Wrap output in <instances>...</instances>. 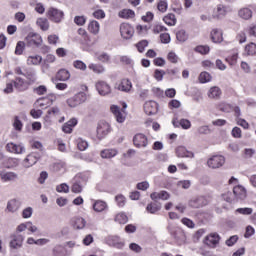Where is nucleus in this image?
Listing matches in <instances>:
<instances>
[{
	"label": "nucleus",
	"mask_w": 256,
	"mask_h": 256,
	"mask_svg": "<svg viewBox=\"0 0 256 256\" xmlns=\"http://www.w3.org/2000/svg\"><path fill=\"white\" fill-rule=\"evenodd\" d=\"M167 231L170 233V237L175 241L177 245H183L187 237L185 236V231L180 227L168 225Z\"/></svg>",
	"instance_id": "obj_1"
},
{
	"label": "nucleus",
	"mask_w": 256,
	"mask_h": 256,
	"mask_svg": "<svg viewBox=\"0 0 256 256\" xmlns=\"http://www.w3.org/2000/svg\"><path fill=\"white\" fill-rule=\"evenodd\" d=\"M41 159V153L39 152H32L27 155V157L23 160L22 166L24 169H29L33 167V165L37 164V161Z\"/></svg>",
	"instance_id": "obj_2"
},
{
	"label": "nucleus",
	"mask_w": 256,
	"mask_h": 256,
	"mask_svg": "<svg viewBox=\"0 0 256 256\" xmlns=\"http://www.w3.org/2000/svg\"><path fill=\"white\" fill-rule=\"evenodd\" d=\"M47 15L48 19L53 21V23H61V21H63V17H65V13H63V11L54 7L49 8Z\"/></svg>",
	"instance_id": "obj_3"
},
{
	"label": "nucleus",
	"mask_w": 256,
	"mask_h": 256,
	"mask_svg": "<svg viewBox=\"0 0 256 256\" xmlns=\"http://www.w3.org/2000/svg\"><path fill=\"white\" fill-rule=\"evenodd\" d=\"M85 101H87V95H85V93L83 92H80L74 95L73 97L69 98L67 100V105L68 107L75 108L78 105H81V103H85Z\"/></svg>",
	"instance_id": "obj_4"
},
{
	"label": "nucleus",
	"mask_w": 256,
	"mask_h": 256,
	"mask_svg": "<svg viewBox=\"0 0 256 256\" xmlns=\"http://www.w3.org/2000/svg\"><path fill=\"white\" fill-rule=\"evenodd\" d=\"M207 165L210 169H219V167L225 165V158L222 155L212 156L208 159Z\"/></svg>",
	"instance_id": "obj_5"
},
{
	"label": "nucleus",
	"mask_w": 256,
	"mask_h": 256,
	"mask_svg": "<svg viewBox=\"0 0 256 256\" xmlns=\"http://www.w3.org/2000/svg\"><path fill=\"white\" fill-rule=\"evenodd\" d=\"M111 133V125L107 122H100L97 126L98 139H105Z\"/></svg>",
	"instance_id": "obj_6"
},
{
	"label": "nucleus",
	"mask_w": 256,
	"mask_h": 256,
	"mask_svg": "<svg viewBox=\"0 0 256 256\" xmlns=\"http://www.w3.org/2000/svg\"><path fill=\"white\" fill-rule=\"evenodd\" d=\"M96 91H98L101 97H107L111 95V86L105 81H98L95 85Z\"/></svg>",
	"instance_id": "obj_7"
},
{
	"label": "nucleus",
	"mask_w": 256,
	"mask_h": 256,
	"mask_svg": "<svg viewBox=\"0 0 256 256\" xmlns=\"http://www.w3.org/2000/svg\"><path fill=\"white\" fill-rule=\"evenodd\" d=\"M25 40L28 47H39L43 43L41 35L35 33L28 34Z\"/></svg>",
	"instance_id": "obj_8"
},
{
	"label": "nucleus",
	"mask_w": 256,
	"mask_h": 256,
	"mask_svg": "<svg viewBox=\"0 0 256 256\" xmlns=\"http://www.w3.org/2000/svg\"><path fill=\"white\" fill-rule=\"evenodd\" d=\"M188 205L192 209H201V207H205V205H207V198H205L204 196L192 198L191 200H189Z\"/></svg>",
	"instance_id": "obj_9"
},
{
	"label": "nucleus",
	"mask_w": 256,
	"mask_h": 256,
	"mask_svg": "<svg viewBox=\"0 0 256 256\" xmlns=\"http://www.w3.org/2000/svg\"><path fill=\"white\" fill-rule=\"evenodd\" d=\"M10 247L11 249H21L23 247V241H25V237L21 234H12L10 236Z\"/></svg>",
	"instance_id": "obj_10"
},
{
	"label": "nucleus",
	"mask_w": 256,
	"mask_h": 256,
	"mask_svg": "<svg viewBox=\"0 0 256 256\" xmlns=\"http://www.w3.org/2000/svg\"><path fill=\"white\" fill-rule=\"evenodd\" d=\"M120 33L123 39H131L135 33V30L131 25H129V23H122L120 25Z\"/></svg>",
	"instance_id": "obj_11"
},
{
	"label": "nucleus",
	"mask_w": 256,
	"mask_h": 256,
	"mask_svg": "<svg viewBox=\"0 0 256 256\" xmlns=\"http://www.w3.org/2000/svg\"><path fill=\"white\" fill-rule=\"evenodd\" d=\"M6 151H8L9 153H14L16 155H21L25 153V146L10 142L6 145Z\"/></svg>",
	"instance_id": "obj_12"
},
{
	"label": "nucleus",
	"mask_w": 256,
	"mask_h": 256,
	"mask_svg": "<svg viewBox=\"0 0 256 256\" xmlns=\"http://www.w3.org/2000/svg\"><path fill=\"white\" fill-rule=\"evenodd\" d=\"M157 111H159V104L155 101H148L144 104V112L146 115H157Z\"/></svg>",
	"instance_id": "obj_13"
},
{
	"label": "nucleus",
	"mask_w": 256,
	"mask_h": 256,
	"mask_svg": "<svg viewBox=\"0 0 256 256\" xmlns=\"http://www.w3.org/2000/svg\"><path fill=\"white\" fill-rule=\"evenodd\" d=\"M219 241H221V236L216 232L210 233L205 238V243L209 247H217V245H219Z\"/></svg>",
	"instance_id": "obj_14"
},
{
	"label": "nucleus",
	"mask_w": 256,
	"mask_h": 256,
	"mask_svg": "<svg viewBox=\"0 0 256 256\" xmlns=\"http://www.w3.org/2000/svg\"><path fill=\"white\" fill-rule=\"evenodd\" d=\"M0 179L3 183H9L11 181H17L19 175L15 172L0 171Z\"/></svg>",
	"instance_id": "obj_15"
},
{
	"label": "nucleus",
	"mask_w": 256,
	"mask_h": 256,
	"mask_svg": "<svg viewBox=\"0 0 256 256\" xmlns=\"http://www.w3.org/2000/svg\"><path fill=\"white\" fill-rule=\"evenodd\" d=\"M133 143L135 147H138V148L147 147L148 145L147 136H145L144 134H136L133 138Z\"/></svg>",
	"instance_id": "obj_16"
},
{
	"label": "nucleus",
	"mask_w": 256,
	"mask_h": 256,
	"mask_svg": "<svg viewBox=\"0 0 256 256\" xmlns=\"http://www.w3.org/2000/svg\"><path fill=\"white\" fill-rule=\"evenodd\" d=\"M233 194L237 200L243 201L247 197V190H245V187L237 185L233 188Z\"/></svg>",
	"instance_id": "obj_17"
},
{
	"label": "nucleus",
	"mask_w": 256,
	"mask_h": 256,
	"mask_svg": "<svg viewBox=\"0 0 256 256\" xmlns=\"http://www.w3.org/2000/svg\"><path fill=\"white\" fill-rule=\"evenodd\" d=\"M132 88L133 84L129 79H123L119 84L116 85V89H118V91H123L124 93H129Z\"/></svg>",
	"instance_id": "obj_18"
},
{
	"label": "nucleus",
	"mask_w": 256,
	"mask_h": 256,
	"mask_svg": "<svg viewBox=\"0 0 256 256\" xmlns=\"http://www.w3.org/2000/svg\"><path fill=\"white\" fill-rule=\"evenodd\" d=\"M169 192L162 190L160 192H153L152 194H150V198L152 199V201H158V199H160L161 201H167L169 200Z\"/></svg>",
	"instance_id": "obj_19"
},
{
	"label": "nucleus",
	"mask_w": 256,
	"mask_h": 256,
	"mask_svg": "<svg viewBox=\"0 0 256 256\" xmlns=\"http://www.w3.org/2000/svg\"><path fill=\"white\" fill-rule=\"evenodd\" d=\"M238 17L244 21H249V19L253 18V10L247 7L241 8L238 10Z\"/></svg>",
	"instance_id": "obj_20"
},
{
	"label": "nucleus",
	"mask_w": 256,
	"mask_h": 256,
	"mask_svg": "<svg viewBox=\"0 0 256 256\" xmlns=\"http://www.w3.org/2000/svg\"><path fill=\"white\" fill-rule=\"evenodd\" d=\"M71 225L74 229H85L87 221L83 217H74L71 219Z\"/></svg>",
	"instance_id": "obj_21"
},
{
	"label": "nucleus",
	"mask_w": 256,
	"mask_h": 256,
	"mask_svg": "<svg viewBox=\"0 0 256 256\" xmlns=\"http://www.w3.org/2000/svg\"><path fill=\"white\" fill-rule=\"evenodd\" d=\"M13 83L17 91H27L29 89L28 82L23 80L22 78H16V80Z\"/></svg>",
	"instance_id": "obj_22"
},
{
	"label": "nucleus",
	"mask_w": 256,
	"mask_h": 256,
	"mask_svg": "<svg viewBox=\"0 0 256 256\" xmlns=\"http://www.w3.org/2000/svg\"><path fill=\"white\" fill-rule=\"evenodd\" d=\"M71 191L72 193L76 194L83 193V183L81 182V178H79L78 176L74 178Z\"/></svg>",
	"instance_id": "obj_23"
},
{
	"label": "nucleus",
	"mask_w": 256,
	"mask_h": 256,
	"mask_svg": "<svg viewBox=\"0 0 256 256\" xmlns=\"http://www.w3.org/2000/svg\"><path fill=\"white\" fill-rule=\"evenodd\" d=\"M110 109H111L114 117H116V121L118 123H124L125 122V116L121 112V108H119V106L113 105V106H111Z\"/></svg>",
	"instance_id": "obj_24"
},
{
	"label": "nucleus",
	"mask_w": 256,
	"mask_h": 256,
	"mask_svg": "<svg viewBox=\"0 0 256 256\" xmlns=\"http://www.w3.org/2000/svg\"><path fill=\"white\" fill-rule=\"evenodd\" d=\"M77 119L72 118L62 126L63 133H73V127L77 125Z\"/></svg>",
	"instance_id": "obj_25"
},
{
	"label": "nucleus",
	"mask_w": 256,
	"mask_h": 256,
	"mask_svg": "<svg viewBox=\"0 0 256 256\" xmlns=\"http://www.w3.org/2000/svg\"><path fill=\"white\" fill-rule=\"evenodd\" d=\"M57 81H69L71 79V73L67 69H60L56 73Z\"/></svg>",
	"instance_id": "obj_26"
},
{
	"label": "nucleus",
	"mask_w": 256,
	"mask_h": 256,
	"mask_svg": "<svg viewBox=\"0 0 256 256\" xmlns=\"http://www.w3.org/2000/svg\"><path fill=\"white\" fill-rule=\"evenodd\" d=\"M108 245L110 247H116V249H123L125 247V244L119 240V237L112 236L108 238Z\"/></svg>",
	"instance_id": "obj_27"
},
{
	"label": "nucleus",
	"mask_w": 256,
	"mask_h": 256,
	"mask_svg": "<svg viewBox=\"0 0 256 256\" xmlns=\"http://www.w3.org/2000/svg\"><path fill=\"white\" fill-rule=\"evenodd\" d=\"M176 155L177 157H190V158L194 157L193 152L188 151V149L185 148L184 146H178L176 148Z\"/></svg>",
	"instance_id": "obj_28"
},
{
	"label": "nucleus",
	"mask_w": 256,
	"mask_h": 256,
	"mask_svg": "<svg viewBox=\"0 0 256 256\" xmlns=\"http://www.w3.org/2000/svg\"><path fill=\"white\" fill-rule=\"evenodd\" d=\"M211 40L213 43H221L223 41V32L220 29H213L211 32Z\"/></svg>",
	"instance_id": "obj_29"
},
{
	"label": "nucleus",
	"mask_w": 256,
	"mask_h": 256,
	"mask_svg": "<svg viewBox=\"0 0 256 256\" xmlns=\"http://www.w3.org/2000/svg\"><path fill=\"white\" fill-rule=\"evenodd\" d=\"M117 149H105L101 151V158L102 159H112L117 155Z\"/></svg>",
	"instance_id": "obj_30"
},
{
	"label": "nucleus",
	"mask_w": 256,
	"mask_h": 256,
	"mask_svg": "<svg viewBox=\"0 0 256 256\" xmlns=\"http://www.w3.org/2000/svg\"><path fill=\"white\" fill-rule=\"evenodd\" d=\"M93 209L94 211H96V213H102V211H105V209H107V203L102 200H97L93 204Z\"/></svg>",
	"instance_id": "obj_31"
},
{
	"label": "nucleus",
	"mask_w": 256,
	"mask_h": 256,
	"mask_svg": "<svg viewBox=\"0 0 256 256\" xmlns=\"http://www.w3.org/2000/svg\"><path fill=\"white\" fill-rule=\"evenodd\" d=\"M146 211L148 213H151L152 215H155V213H158V211H161V203H150L146 207Z\"/></svg>",
	"instance_id": "obj_32"
},
{
	"label": "nucleus",
	"mask_w": 256,
	"mask_h": 256,
	"mask_svg": "<svg viewBox=\"0 0 256 256\" xmlns=\"http://www.w3.org/2000/svg\"><path fill=\"white\" fill-rule=\"evenodd\" d=\"M208 97L210 99H219V97H221V89L217 86L210 88Z\"/></svg>",
	"instance_id": "obj_33"
},
{
	"label": "nucleus",
	"mask_w": 256,
	"mask_h": 256,
	"mask_svg": "<svg viewBox=\"0 0 256 256\" xmlns=\"http://www.w3.org/2000/svg\"><path fill=\"white\" fill-rule=\"evenodd\" d=\"M43 57L40 55L29 56L27 59V65H41Z\"/></svg>",
	"instance_id": "obj_34"
},
{
	"label": "nucleus",
	"mask_w": 256,
	"mask_h": 256,
	"mask_svg": "<svg viewBox=\"0 0 256 256\" xmlns=\"http://www.w3.org/2000/svg\"><path fill=\"white\" fill-rule=\"evenodd\" d=\"M119 17H121V19H133V17H135V11L131 9H124L119 12Z\"/></svg>",
	"instance_id": "obj_35"
},
{
	"label": "nucleus",
	"mask_w": 256,
	"mask_h": 256,
	"mask_svg": "<svg viewBox=\"0 0 256 256\" xmlns=\"http://www.w3.org/2000/svg\"><path fill=\"white\" fill-rule=\"evenodd\" d=\"M164 23L169 25V27H173L177 25V18H175V14H168L163 18Z\"/></svg>",
	"instance_id": "obj_36"
},
{
	"label": "nucleus",
	"mask_w": 256,
	"mask_h": 256,
	"mask_svg": "<svg viewBox=\"0 0 256 256\" xmlns=\"http://www.w3.org/2000/svg\"><path fill=\"white\" fill-rule=\"evenodd\" d=\"M36 24L42 31H48L49 30V21L45 18H38L36 21Z\"/></svg>",
	"instance_id": "obj_37"
},
{
	"label": "nucleus",
	"mask_w": 256,
	"mask_h": 256,
	"mask_svg": "<svg viewBox=\"0 0 256 256\" xmlns=\"http://www.w3.org/2000/svg\"><path fill=\"white\" fill-rule=\"evenodd\" d=\"M194 51L196 53H200V55H208V53L211 51V48H209L208 45H199L194 48Z\"/></svg>",
	"instance_id": "obj_38"
},
{
	"label": "nucleus",
	"mask_w": 256,
	"mask_h": 256,
	"mask_svg": "<svg viewBox=\"0 0 256 256\" xmlns=\"http://www.w3.org/2000/svg\"><path fill=\"white\" fill-rule=\"evenodd\" d=\"M88 31L94 35H97L99 33V22L95 20L91 21L88 25Z\"/></svg>",
	"instance_id": "obj_39"
},
{
	"label": "nucleus",
	"mask_w": 256,
	"mask_h": 256,
	"mask_svg": "<svg viewBox=\"0 0 256 256\" xmlns=\"http://www.w3.org/2000/svg\"><path fill=\"white\" fill-rule=\"evenodd\" d=\"M176 39L180 43H185V41H187V39H189V35L187 34V32L185 30H180L176 33Z\"/></svg>",
	"instance_id": "obj_40"
},
{
	"label": "nucleus",
	"mask_w": 256,
	"mask_h": 256,
	"mask_svg": "<svg viewBox=\"0 0 256 256\" xmlns=\"http://www.w3.org/2000/svg\"><path fill=\"white\" fill-rule=\"evenodd\" d=\"M216 18L217 19H222V17H225V15H227V8H225V6H223L222 4L218 5L216 8Z\"/></svg>",
	"instance_id": "obj_41"
},
{
	"label": "nucleus",
	"mask_w": 256,
	"mask_h": 256,
	"mask_svg": "<svg viewBox=\"0 0 256 256\" xmlns=\"http://www.w3.org/2000/svg\"><path fill=\"white\" fill-rule=\"evenodd\" d=\"M88 69L98 74L105 73V67H103L101 64H90Z\"/></svg>",
	"instance_id": "obj_42"
},
{
	"label": "nucleus",
	"mask_w": 256,
	"mask_h": 256,
	"mask_svg": "<svg viewBox=\"0 0 256 256\" xmlns=\"http://www.w3.org/2000/svg\"><path fill=\"white\" fill-rule=\"evenodd\" d=\"M115 221L117 223H120V225H125V223H127V221H129V217H127L125 213L121 212L116 215Z\"/></svg>",
	"instance_id": "obj_43"
},
{
	"label": "nucleus",
	"mask_w": 256,
	"mask_h": 256,
	"mask_svg": "<svg viewBox=\"0 0 256 256\" xmlns=\"http://www.w3.org/2000/svg\"><path fill=\"white\" fill-rule=\"evenodd\" d=\"M197 133L198 135H210V133H213V131L208 125H203L197 128Z\"/></svg>",
	"instance_id": "obj_44"
},
{
	"label": "nucleus",
	"mask_w": 256,
	"mask_h": 256,
	"mask_svg": "<svg viewBox=\"0 0 256 256\" xmlns=\"http://www.w3.org/2000/svg\"><path fill=\"white\" fill-rule=\"evenodd\" d=\"M98 61L101 63H111V55L107 54V52H102L97 56Z\"/></svg>",
	"instance_id": "obj_45"
},
{
	"label": "nucleus",
	"mask_w": 256,
	"mask_h": 256,
	"mask_svg": "<svg viewBox=\"0 0 256 256\" xmlns=\"http://www.w3.org/2000/svg\"><path fill=\"white\" fill-rule=\"evenodd\" d=\"M79 151H85L89 147V143L82 138L76 140Z\"/></svg>",
	"instance_id": "obj_46"
},
{
	"label": "nucleus",
	"mask_w": 256,
	"mask_h": 256,
	"mask_svg": "<svg viewBox=\"0 0 256 256\" xmlns=\"http://www.w3.org/2000/svg\"><path fill=\"white\" fill-rule=\"evenodd\" d=\"M7 169H13L19 167V159L17 158H8L7 159Z\"/></svg>",
	"instance_id": "obj_47"
},
{
	"label": "nucleus",
	"mask_w": 256,
	"mask_h": 256,
	"mask_svg": "<svg viewBox=\"0 0 256 256\" xmlns=\"http://www.w3.org/2000/svg\"><path fill=\"white\" fill-rule=\"evenodd\" d=\"M23 51H25V42L18 41L15 48V55H23Z\"/></svg>",
	"instance_id": "obj_48"
},
{
	"label": "nucleus",
	"mask_w": 256,
	"mask_h": 256,
	"mask_svg": "<svg viewBox=\"0 0 256 256\" xmlns=\"http://www.w3.org/2000/svg\"><path fill=\"white\" fill-rule=\"evenodd\" d=\"M78 35H81V37H83L85 45H89V43H91L89 35L87 34V31L85 29L79 28Z\"/></svg>",
	"instance_id": "obj_49"
},
{
	"label": "nucleus",
	"mask_w": 256,
	"mask_h": 256,
	"mask_svg": "<svg viewBox=\"0 0 256 256\" xmlns=\"http://www.w3.org/2000/svg\"><path fill=\"white\" fill-rule=\"evenodd\" d=\"M73 67H75V69H80V71L87 70V64H85V62H83L81 60H75L73 62Z\"/></svg>",
	"instance_id": "obj_50"
},
{
	"label": "nucleus",
	"mask_w": 256,
	"mask_h": 256,
	"mask_svg": "<svg viewBox=\"0 0 256 256\" xmlns=\"http://www.w3.org/2000/svg\"><path fill=\"white\" fill-rule=\"evenodd\" d=\"M211 79H212L211 74H209L208 72H202L199 75L200 83H209V81H211Z\"/></svg>",
	"instance_id": "obj_51"
},
{
	"label": "nucleus",
	"mask_w": 256,
	"mask_h": 256,
	"mask_svg": "<svg viewBox=\"0 0 256 256\" xmlns=\"http://www.w3.org/2000/svg\"><path fill=\"white\" fill-rule=\"evenodd\" d=\"M7 209L11 213H15V211H17V209H19V206L17 205V200L9 201L7 204Z\"/></svg>",
	"instance_id": "obj_52"
},
{
	"label": "nucleus",
	"mask_w": 256,
	"mask_h": 256,
	"mask_svg": "<svg viewBox=\"0 0 256 256\" xmlns=\"http://www.w3.org/2000/svg\"><path fill=\"white\" fill-rule=\"evenodd\" d=\"M136 47L139 53H143L145 51V47H149V41L142 40L136 44Z\"/></svg>",
	"instance_id": "obj_53"
},
{
	"label": "nucleus",
	"mask_w": 256,
	"mask_h": 256,
	"mask_svg": "<svg viewBox=\"0 0 256 256\" xmlns=\"http://www.w3.org/2000/svg\"><path fill=\"white\" fill-rule=\"evenodd\" d=\"M74 23L79 27H83L87 23V17L85 16H76L74 17Z\"/></svg>",
	"instance_id": "obj_54"
},
{
	"label": "nucleus",
	"mask_w": 256,
	"mask_h": 256,
	"mask_svg": "<svg viewBox=\"0 0 256 256\" xmlns=\"http://www.w3.org/2000/svg\"><path fill=\"white\" fill-rule=\"evenodd\" d=\"M237 241H239V236L233 235L225 241V245H227V247H233Z\"/></svg>",
	"instance_id": "obj_55"
},
{
	"label": "nucleus",
	"mask_w": 256,
	"mask_h": 256,
	"mask_svg": "<svg viewBox=\"0 0 256 256\" xmlns=\"http://www.w3.org/2000/svg\"><path fill=\"white\" fill-rule=\"evenodd\" d=\"M24 77H26V79H28L32 83H35V81L37 79L35 71H33V70L26 71V73H24Z\"/></svg>",
	"instance_id": "obj_56"
},
{
	"label": "nucleus",
	"mask_w": 256,
	"mask_h": 256,
	"mask_svg": "<svg viewBox=\"0 0 256 256\" xmlns=\"http://www.w3.org/2000/svg\"><path fill=\"white\" fill-rule=\"evenodd\" d=\"M167 7H168V4L166 0H160L158 2L157 9L158 11H160V13H165L167 11Z\"/></svg>",
	"instance_id": "obj_57"
},
{
	"label": "nucleus",
	"mask_w": 256,
	"mask_h": 256,
	"mask_svg": "<svg viewBox=\"0 0 256 256\" xmlns=\"http://www.w3.org/2000/svg\"><path fill=\"white\" fill-rule=\"evenodd\" d=\"M245 51L248 55H255L256 54V44L250 43L245 47Z\"/></svg>",
	"instance_id": "obj_58"
},
{
	"label": "nucleus",
	"mask_w": 256,
	"mask_h": 256,
	"mask_svg": "<svg viewBox=\"0 0 256 256\" xmlns=\"http://www.w3.org/2000/svg\"><path fill=\"white\" fill-rule=\"evenodd\" d=\"M237 58H238V55L237 54H233L232 56H228L226 57L225 61L231 66H235L237 65Z\"/></svg>",
	"instance_id": "obj_59"
},
{
	"label": "nucleus",
	"mask_w": 256,
	"mask_h": 256,
	"mask_svg": "<svg viewBox=\"0 0 256 256\" xmlns=\"http://www.w3.org/2000/svg\"><path fill=\"white\" fill-rule=\"evenodd\" d=\"M13 127L16 131H21L23 129V122H21L19 116H15Z\"/></svg>",
	"instance_id": "obj_60"
},
{
	"label": "nucleus",
	"mask_w": 256,
	"mask_h": 256,
	"mask_svg": "<svg viewBox=\"0 0 256 256\" xmlns=\"http://www.w3.org/2000/svg\"><path fill=\"white\" fill-rule=\"evenodd\" d=\"M163 77H165V70L156 69L154 71V79H156V81H163Z\"/></svg>",
	"instance_id": "obj_61"
},
{
	"label": "nucleus",
	"mask_w": 256,
	"mask_h": 256,
	"mask_svg": "<svg viewBox=\"0 0 256 256\" xmlns=\"http://www.w3.org/2000/svg\"><path fill=\"white\" fill-rule=\"evenodd\" d=\"M58 193H69V185L62 183L56 187Z\"/></svg>",
	"instance_id": "obj_62"
},
{
	"label": "nucleus",
	"mask_w": 256,
	"mask_h": 256,
	"mask_svg": "<svg viewBox=\"0 0 256 256\" xmlns=\"http://www.w3.org/2000/svg\"><path fill=\"white\" fill-rule=\"evenodd\" d=\"M115 200H116V203H117V205H118V207H125V203H126V198H125V196H123V195H117L116 197H115Z\"/></svg>",
	"instance_id": "obj_63"
},
{
	"label": "nucleus",
	"mask_w": 256,
	"mask_h": 256,
	"mask_svg": "<svg viewBox=\"0 0 256 256\" xmlns=\"http://www.w3.org/2000/svg\"><path fill=\"white\" fill-rule=\"evenodd\" d=\"M236 213H240V215H252L253 208H238Z\"/></svg>",
	"instance_id": "obj_64"
}]
</instances>
